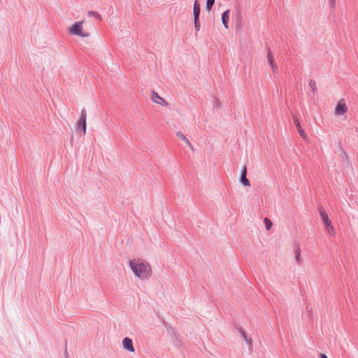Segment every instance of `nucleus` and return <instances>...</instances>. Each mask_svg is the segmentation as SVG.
I'll list each match as a JSON object with an SVG mask.
<instances>
[{
  "mask_svg": "<svg viewBox=\"0 0 358 358\" xmlns=\"http://www.w3.org/2000/svg\"><path fill=\"white\" fill-rule=\"evenodd\" d=\"M127 264L134 277L139 281H148L153 275L151 263L145 258H132Z\"/></svg>",
  "mask_w": 358,
  "mask_h": 358,
  "instance_id": "nucleus-1",
  "label": "nucleus"
},
{
  "mask_svg": "<svg viewBox=\"0 0 358 358\" xmlns=\"http://www.w3.org/2000/svg\"><path fill=\"white\" fill-rule=\"evenodd\" d=\"M85 21L81 20L73 23L68 28L69 34L78 36L82 38H88L90 36V33L84 29L83 24Z\"/></svg>",
  "mask_w": 358,
  "mask_h": 358,
  "instance_id": "nucleus-2",
  "label": "nucleus"
},
{
  "mask_svg": "<svg viewBox=\"0 0 358 358\" xmlns=\"http://www.w3.org/2000/svg\"><path fill=\"white\" fill-rule=\"evenodd\" d=\"M318 211L324 224L326 233L330 236H335V228L329 217L327 212L323 207H319Z\"/></svg>",
  "mask_w": 358,
  "mask_h": 358,
  "instance_id": "nucleus-3",
  "label": "nucleus"
},
{
  "mask_svg": "<svg viewBox=\"0 0 358 358\" xmlns=\"http://www.w3.org/2000/svg\"><path fill=\"white\" fill-rule=\"evenodd\" d=\"M87 113L85 110H82L78 120L76 123L77 132H81L83 135L86 134L87 127Z\"/></svg>",
  "mask_w": 358,
  "mask_h": 358,
  "instance_id": "nucleus-4",
  "label": "nucleus"
},
{
  "mask_svg": "<svg viewBox=\"0 0 358 358\" xmlns=\"http://www.w3.org/2000/svg\"><path fill=\"white\" fill-rule=\"evenodd\" d=\"M348 111V107L343 99H340L337 103L334 114L336 117H340L345 115Z\"/></svg>",
  "mask_w": 358,
  "mask_h": 358,
  "instance_id": "nucleus-5",
  "label": "nucleus"
},
{
  "mask_svg": "<svg viewBox=\"0 0 358 358\" xmlns=\"http://www.w3.org/2000/svg\"><path fill=\"white\" fill-rule=\"evenodd\" d=\"M150 99L156 104H158V105H160V106H164V107H168L169 106L168 101L166 100H165L164 98H162V96H160L155 92H152V93L151 94V96H150Z\"/></svg>",
  "mask_w": 358,
  "mask_h": 358,
  "instance_id": "nucleus-6",
  "label": "nucleus"
},
{
  "mask_svg": "<svg viewBox=\"0 0 358 358\" xmlns=\"http://www.w3.org/2000/svg\"><path fill=\"white\" fill-rule=\"evenodd\" d=\"M122 348L129 352L133 353L135 352V348L133 345V341L128 337H125L122 340Z\"/></svg>",
  "mask_w": 358,
  "mask_h": 358,
  "instance_id": "nucleus-7",
  "label": "nucleus"
},
{
  "mask_svg": "<svg viewBox=\"0 0 358 358\" xmlns=\"http://www.w3.org/2000/svg\"><path fill=\"white\" fill-rule=\"evenodd\" d=\"M230 18V10L227 9L221 17L222 23L225 29H229V21Z\"/></svg>",
  "mask_w": 358,
  "mask_h": 358,
  "instance_id": "nucleus-8",
  "label": "nucleus"
},
{
  "mask_svg": "<svg viewBox=\"0 0 358 358\" xmlns=\"http://www.w3.org/2000/svg\"><path fill=\"white\" fill-rule=\"evenodd\" d=\"M199 14H200V3L198 0H195L193 6V15L194 20L196 21V20H199Z\"/></svg>",
  "mask_w": 358,
  "mask_h": 358,
  "instance_id": "nucleus-9",
  "label": "nucleus"
},
{
  "mask_svg": "<svg viewBox=\"0 0 358 358\" xmlns=\"http://www.w3.org/2000/svg\"><path fill=\"white\" fill-rule=\"evenodd\" d=\"M294 255H295V261H296V264L298 265H300L302 262V258H301V249L299 248H298L295 250Z\"/></svg>",
  "mask_w": 358,
  "mask_h": 358,
  "instance_id": "nucleus-10",
  "label": "nucleus"
},
{
  "mask_svg": "<svg viewBox=\"0 0 358 358\" xmlns=\"http://www.w3.org/2000/svg\"><path fill=\"white\" fill-rule=\"evenodd\" d=\"M240 182L245 187H250V182L249 180L245 176H241Z\"/></svg>",
  "mask_w": 358,
  "mask_h": 358,
  "instance_id": "nucleus-11",
  "label": "nucleus"
},
{
  "mask_svg": "<svg viewBox=\"0 0 358 358\" xmlns=\"http://www.w3.org/2000/svg\"><path fill=\"white\" fill-rule=\"evenodd\" d=\"M215 0H206V9L207 11H210L212 9L213 6L215 3Z\"/></svg>",
  "mask_w": 358,
  "mask_h": 358,
  "instance_id": "nucleus-12",
  "label": "nucleus"
},
{
  "mask_svg": "<svg viewBox=\"0 0 358 358\" xmlns=\"http://www.w3.org/2000/svg\"><path fill=\"white\" fill-rule=\"evenodd\" d=\"M267 60H268L269 65H273V64L275 63L274 57L271 52H268L267 54Z\"/></svg>",
  "mask_w": 358,
  "mask_h": 358,
  "instance_id": "nucleus-13",
  "label": "nucleus"
},
{
  "mask_svg": "<svg viewBox=\"0 0 358 358\" xmlns=\"http://www.w3.org/2000/svg\"><path fill=\"white\" fill-rule=\"evenodd\" d=\"M264 222L266 230L269 231L273 225V223L268 218H264Z\"/></svg>",
  "mask_w": 358,
  "mask_h": 358,
  "instance_id": "nucleus-14",
  "label": "nucleus"
},
{
  "mask_svg": "<svg viewBox=\"0 0 358 358\" xmlns=\"http://www.w3.org/2000/svg\"><path fill=\"white\" fill-rule=\"evenodd\" d=\"M309 87L311 89L313 92L315 93L316 92V90H317V85H316L315 81H314L313 80H310V83H309Z\"/></svg>",
  "mask_w": 358,
  "mask_h": 358,
  "instance_id": "nucleus-15",
  "label": "nucleus"
},
{
  "mask_svg": "<svg viewBox=\"0 0 358 358\" xmlns=\"http://www.w3.org/2000/svg\"><path fill=\"white\" fill-rule=\"evenodd\" d=\"M296 127H297L298 131H299V134H301V136L303 138H306V134H305L304 131L301 129L300 123L299 122V121H297Z\"/></svg>",
  "mask_w": 358,
  "mask_h": 358,
  "instance_id": "nucleus-16",
  "label": "nucleus"
},
{
  "mask_svg": "<svg viewBox=\"0 0 358 358\" xmlns=\"http://www.w3.org/2000/svg\"><path fill=\"white\" fill-rule=\"evenodd\" d=\"M177 136L180 138L182 141H185V143H189L188 139L181 132L177 133Z\"/></svg>",
  "mask_w": 358,
  "mask_h": 358,
  "instance_id": "nucleus-17",
  "label": "nucleus"
},
{
  "mask_svg": "<svg viewBox=\"0 0 358 358\" xmlns=\"http://www.w3.org/2000/svg\"><path fill=\"white\" fill-rule=\"evenodd\" d=\"M194 28H195L196 31H199L200 30L199 20H196V21L195 20H194Z\"/></svg>",
  "mask_w": 358,
  "mask_h": 358,
  "instance_id": "nucleus-18",
  "label": "nucleus"
},
{
  "mask_svg": "<svg viewBox=\"0 0 358 358\" xmlns=\"http://www.w3.org/2000/svg\"><path fill=\"white\" fill-rule=\"evenodd\" d=\"M242 334H243V338L245 341V342L249 343V344H251V343H252L251 338L248 337L244 332H242Z\"/></svg>",
  "mask_w": 358,
  "mask_h": 358,
  "instance_id": "nucleus-19",
  "label": "nucleus"
},
{
  "mask_svg": "<svg viewBox=\"0 0 358 358\" xmlns=\"http://www.w3.org/2000/svg\"><path fill=\"white\" fill-rule=\"evenodd\" d=\"M246 174H247V169H246V166H244L241 170V176H246Z\"/></svg>",
  "mask_w": 358,
  "mask_h": 358,
  "instance_id": "nucleus-20",
  "label": "nucleus"
},
{
  "mask_svg": "<svg viewBox=\"0 0 358 358\" xmlns=\"http://www.w3.org/2000/svg\"><path fill=\"white\" fill-rule=\"evenodd\" d=\"M270 66H271V69L273 70V72H275L277 70V69H278V66H277L275 63L273 64V65H270Z\"/></svg>",
  "mask_w": 358,
  "mask_h": 358,
  "instance_id": "nucleus-21",
  "label": "nucleus"
},
{
  "mask_svg": "<svg viewBox=\"0 0 358 358\" xmlns=\"http://www.w3.org/2000/svg\"><path fill=\"white\" fill-rule=\"evenodd\" d=\"M320 358H328L325 354H320Z\"/></svg>",
  "mask_w": 358,
  "mask_h": 358,
  "instance_id": "nucleus-22",
  "label": "nucleus"
},
{
  "mask_svg": "<svg viewBox=\"0 0 358 358\" xmlns=\"http://www.w3.org/2000/svg\"><path fill=\"white\" fill-rule=\"evenodd\" d=\"M332 1H334V0H332Z\"/></svg>",
  "mask_w": 358,
  "mask_h": 358,
  "instance_id": "nucleus-23",
  "label": "nucleus"
}]
</instances>
